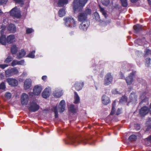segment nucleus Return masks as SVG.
Returning <instances> with one entry per match:
<instances>
[{
  "instance_id": "obj_1",
  "label": "nucleus",
  "mask_w": 151,
  "mask_h": 151,
  "mask_svg": "<svg viewBox=\"0 0 151 151\" xmlns=\"http://www.w3.org/2000/svg\"><path fill=\"white\" fill-rule=\"evenodd\" d=\"M88 0H74L73 2V9L74 13L82 11Z\"/></svg>"
},
{
  "instance_id": "obj_49",
  "label": "nucleus",
  "mask_w": 151,
  "mask_h": 151,
  "mask_svg": "<svg viewBox=\"0 0 151 151\" xmlns=\"http://www.w3.org/2000/svg\"><path fill=\"white\" fill-rule=\"evenodd\" d=\"M5 88V83L4 82H2L0 84V89H4Z\"/></svg>"
},
{
  "instance_id": "obj_30",
  "label": "nucleus",
  "mask_w": 151,
  "mask_h": 151,
  "mask_svg": "<svg viewBox=\"0 0 151 151\" xmlns=\"http://www.w3.org/2000/svg\"><path fill=\"white\" fill-rule=\"evenodd\" d=\"M11 52L12 54H14L17 52L18 49L15 45H13L11 48Z\"/></svg>"
},
{
  "instance_id": "obj_10",
  "label": "nucleus",
  "mask_w": 151,
  "mask_h": 151,
  "mask_svg": "<svg viewBox=\"0 0 151 151\" xmlns=\"http://www.w3.org/2000/svg\"><path fill=\"white\" fill-rule=\"evenodd\" d=\"M135 72L133 71L127 77L126 81L128 85H130L133 81V77L134 76Z\"/></svg>"
},
{
  "instance_id": "obj_47",
  "label": "nucleus",
  "mask_w": 151,
  "mask_h": 151,
  "mask_svg": "<svg viewBox=\"0 0 151 151\" xmlns=\"http://www.w3.org/2000/svg\"><path fill=\"white\" fill-rule=\"evenodd\" d=\"M127 97L125 96H123L121 98L120 100V102L126 101H127Z\"/></svg>"
},
{
  "instance_id": "obj_11",
  "label": "nucleus",
  "mask_w": 151,
  "mask_h": 151,
  "mask_svg": "<svg viewBox=\"0 0 151 151\" xmlns=\"http://www.w3.org/2000/svg\"><path fill=\"white\" fill-rule=\"evenodd\" d=\"M29 100L28 95L25 93H23L21 96V102L23 105L27 104Z\"/></svg>"
},
{
  "instance_id": "obj_44",
  "label": "nucleus",
  "mask_w": 151,
  "mask_h": 151,
  "mask_svg": "<svg viewBox=\"0 0 151 151\" xmlns=\"http://www.w3.org/2000/svg\"><path fill=\"white\" fill-rule=\"evenodd\" d=\"M15 3L20 4L22 6L23 5L24 3L23 0H13Z\"/></svg>"
},
{
  "instance_id": "obj_51",
  "label": "nucleus",
  "mask_w": 151,
  "mask_h": 151,
  "mask_svg": "<svg viewBox=\"0 0 151 151\" xmlns=\"http://www.w3.org/2000/svg\"><path fill=\"white\" fill-rule=\"evenodd\" d=\"M8 66V65L6 64H0V68L3 69Z\"/></svg>"
},
{
  "instance_id": "obj_8",
  "label": "nucleus",
  "mask_w": 151,
  "mask_h": 151,
  "mask_svg": "<svg viewBox=\"0 0 151 151\" xmlns=\"http://www.w3.org/2000/svg\"><path fill=\"white\" fill-rule=\"evenodd\" d=\"M113 77L111 74L109 73L106 75L104 78V84L106 86H108L113 81Z\"/></svg>"
},
{
  "instance_id": "obj_16",
  "label": "nucleus",
  "mask_w": 151,
  "mask_h": 151,
  "mask_svg": "<svg viewBox=\"0 0 151 151\" xmlns=\"http://www.w3.org/2000/svg\"><path fill=\"white\" fill-rule=\"evenodd\" d=\"M65 103L64 100H62L60 102L58 106V108L59 112L61 113L63 112L65 110Z\"/></svg>"
},
{
  "instance_id": "obj_19",
  "label": "nucleus",
  "mask_w": 151,
  "mask_h": 151,
  "mask_svg": "<svg viewBox=\"0 0 151 151\" xmlns=\"http://www.w3.org/2000/svg\"><path fill=\"white\" fill-rule=\"evenodd\" d=\"M7 29L10 33H15L16 31V28L14 24H10L8 26Z\"/></svg>"
},
{
  "instance_id": "obj_2",
  "label": "nucleus",
  "mask_w": 151,
  "mask_h": 151,
  "mask_svg": "<svg viewBox=\"0 0 151 151\" xmlns=\"http://www.w3.org/2000/svg\"><path fill=\"white\" fill-rule=\"evenodd\" d=\"M91 10L88 8H87L84 12L79 13L78 16V20L81 22L88 21L87 19V16L91 14Z\"/></svg>"
},
{
  "instance_id": "obj_57",
  "label": "nucleus",
  "mask_w": 151,
  "mask_h": 151,
  "mask_svg": "<svg viewBox=\"0 0 151 151\" xmlns=\"http://www.w3.org/2000/svg\"><path fill=\"white\" fill-rule=\"evenodd\" d=\"M121 113V110L119 109H118L116 112V115H118Z\"/></svg>"
},
{
  "instance_id": "obj_31",
  "label": "nucleus",
  "mask_w": 151,
  "mask_h": 151,
  "mask_svg": "<svg viewBox=\"0 0 151 151\" xmlns=\"http://www.w3.org/2000/svg\"><path fill=\"white\" fill-rule=\"evenodd\" d=\"M142 28V26L139 24H137L134 26V29L136 32L141 30Z\"/></svg>"
},
{
  "instance_id": "obj_59",
  "label": "nucleus",
  "mask_w": 151,
  "mask_h": 151,
  "mask_svg": "<svg viewBox=\"0 0 151 151\" xmlns=\"http://www.w3.org/2000/svg\"><path fill=\"white\" fill-rule=\"evenodd\" d=\"M147 140L151 142V135L147 138Z\"/></svg>"
},
{
  "instance_id": "obj_26",
  "label": "nucleus",
  "mask_w": 151,
  "mask_h": 151,
  "mask_svg": "<svg viewBox=\"0 0 151 151\" xmlns=\"http://www.w3.org/2000/svg\"><path fill=\"white\" fill-rule=\"evenodd\" d=\"M26 52L23 49H21L19 53V54L17 55V59H21L24 57L25 55Z\"/></svg>"
},
{
  "instance_id": "obj_60",
  "label": "nucleus",
  "mask_w": 151,
  "mask_h": 151,
  "mask_svg": "<svg viewBox=\"0 0 151 151\" xmlns=\"http://www.w3.org/2000/svg\"><path fill=\"white\" fill-rule=\"evenodd\" d=\"M27 75V72H24L22 74V75L23 76H26Z\"/></svg>"
},
{
  "instance_id": "obj_39",
  "label": "nucleus",
  "mask_w": 151,
  "mask_h": 151,
  "mask_svg": "<svg viewBox=\"0 0 151 151\" xmlns=\"http://www.w3.org/2000/svg\"><path fill=\"white\" fill-rule=\"evenodd\" d=\"M122 5L124 7H127L128 6V3L127 0H120Z\"/></svg>"
},
{
  "instance_id": "obj_15",
  "label": "nucleus",
  "mask_w": 151,
  "mask_h": 151,
  "mask_svg": "<svg viewBox=\"0 0 151 151\" xmlns=\"http://www.w3.org/2000/svg\"><path fill=\"white\" fill-rule=\"evenodd\" d=\"M42 90V87L40 86L37 85L34 87L33 90V93L35 95H38L41 93Z\"/></svg>"
},
{
  "instance_id": "obj_4",
  "label": "nucleus",
  "mask_w": 151,
  "mask_h": 151,
  "mask_svg": "<svg viewBox=\"0 0 151 151\" xmlns=\"http://www.w3.org/2000/svg\"><path fill=\"white\" fill-rule=\"evenodd\" d=\"M87 141V139H76L75 137H72L69 139V142L71 144L74 145H76L77 144H79L81 142H83L85 144L87 143L86 141Z\"/></svg>"
},
{
  "instance_id": "obj_33",
  "label": "nucleus",
  "mask_w": 151,
  "mask_h": 151,
  "mask_svg": "<svg viewBox=\"0 0 151 151\" xmlns=\"http://www.w3.org/2000/svg\"><path fill=\"white\" fill-rule=\"evenodd\" d=\"M94 18L95 20L98 22H99L101 19L99 14L97 12H95L93 13Z\"/></svg>"
},
{
  "instance_id": "obj_5",
  "label": "nucleus",
  "mask_w": 151,
  "mask_h": 151,
  "mask_svg": "<svg viewBox=\"0 0 151 151\" xmlns=\"http://www.w3.org/2000/svg\"><path fill=\"white\" fill-rule=\"evenodd\" d=\"M18 72V70L15 68L8 69L5 71V76L6 77H9L17 74Z\"/></svg>"
},
{
  "instance_id": "obj_14",
  "label": "nucleus",
  "mask_w": 151,
  "mask_h": 151,
  "mask_svg": "<svg viewBox=\"0 0 151 151\" xmlns=\"http://www.w3.org/2000/svg\"><path fill=\"white\" fill-rule=\"evenodd\" d=\"M149 111V108L146 106L142 107L139 110V114L142 116H144L146 115Z\"/></svg>"
},
{
  "instance_id": "obj_52",
  "label": "nucleus",
  "mask_w": 151,
  "mask_h": 151,
  "mask_svg": "<svg viewBox=\"0 0 151 151\" xmlns=\"http://www.w3.org/2000/svg\"><path fill=\"white\" fill-rule=\"evenodd\" d=\"M112 93L114 94H119V92L117 91L116 89H114L112 91Z\"/></svg>"
},
{
  "instance_id": "obj_61",
  "label": "nucleus",
  "mask_w": 151,
  "mask_h": 151,
  "mask_svg": "<svg viewBox=\"0 0 151 151\" xmlns=\"http://www.w3.org/2000/svg\"><path fill=\"white\" fill-rule=\"evenodd\" d=\"M138 0H130L131 2L133 3H135Z\"/></svg>"
},
{
  "instance_id": "obj_45",
  "label": "nucleus",
  "mask_w": 151,
  "mask_h": 151,
  "mask_svg": "<svg viewBox=\"0 0 151 151\" xmlns=\"http://www.w3.org/2000/svg\"><path fill=\"white\" fill-rule=\"evenodd\" d=\"M110 3L109 0H104L102 2V4L105 6H107Z\"/></svg>"
},
{
  "instance_id": "obj_28",
  "label": "nucleus",
  "mask_w": 151,
  "mask_h": 151,
  "mask_svg": "<svg viewBox=\"0 0 151 151\" xmlns=\"http://www.w3.org/2000/svg\"><path fill=\"white\" fill-rule=\"evenodd\" d=\"M65 11L64 8H62L59 11L58 14L60 17H62L65 16Z\"/></svg>"
},
{
  "instance_id": "obj_17",
  "label": "nucleus",
  "mask_w": 151,
  "mask_h": 151,
  "mask_svg": "<svg viewBox=\"0 0 151 151\" xmlns=\"http://www.w3.org/2000/svg\"><path fill=\"white\" fill-rule=\"evenodd\" d=\"M32 84V81L30 79L28 78L26 79L24 83V88L25 90L29 89L31 87Z\"/></svg>"
},
{
  "instance_id": "obj_13",
  "label": "nucleus",
  "mask_w": 151,
  "mask_h": 151,
  "mask_svg": "<svg viewBox=\"0 0 151 151\" xmlns=\"http://www.w3.org/2000/svg\"><path fill=\"white\" fill-rule=\"evenodd\" d=\"M51 89L50 87L46 88L42 93V96L45 99H46L50 96L51 92Z\"/></svg>"
},
{
  "instance_id": "obj_41",
  "label": "nucleus",
  "mask_w": 151,
  "mask_h": 151,
  "mask_svg": "<svg viewBox=\"0 0 151 151\" xmlns=\"http://www.w3.org/2000/svg\"><path fill=\"white\" fill-rule=\"evenodd\" d=\"M52 110L55 113V117L57 118L58 117V114L57 107H53Z\"/></svg>"
},
{
  "instance_id": "obj_6",
  "label": "nucleus",
  "mask_w": 151,
  "mask_h": 151,
  "mask_svg": "<svg viewBox=\"0 0 151 151\" xmlns=\"http://www.w3.org/2000/svg\"><path fill=\"white\" fill-rule=\"evenodd\" d=\"M40 108V106L35 101L31 102L29 106V109L31 111L35 112Z\"/></svg>"
},
{
  "instance_id": "obj_21",
  "label": "nucleus",
  "mask_w": 151,
  "mask_h": 151,
  "mask_svg": "<svg viewBox=\"0 0 151 151\" xmlns=\"http://www.w3.org/2000/svg\"><path fill=\"white\" fill-rule=\"evenodd\" d=\"M102 101L103 104L106 105L110 103V100L109 97L104 95L102 97Z\"/></svg>"
},
{
  "instance_id": "obj_18",
  "label": "nucleus",
  "mask_w": 151,
  "mask_h": 151,
  "mask_svg": "<svg viewBox=\"0 0 151 151\" xmlns=\"http://www.w3.org/2000/svg\"><path fill=\"white\" fill-rule=\"evenodd\" d=\"M137 99V96L135 93H131L129 98V102H135Z\"/></svg>"
},
{
  "instance_id": "obj_36",
  "label": "nucleus",
  "mask_w": 151,
  "mask_h": 151,
  "mask_svg": "<svg viewBox=\"0 0 151 151\" xmlns=\"http://www.w3.org/2000/svg\"><path fill=\"white\" fill-rule=\"evenodd\" d=\"M137 138V136L135 135L132 134L129 137L128 139L130 141H134Z\"/></svg>"
},
{
  "instance_id": "obj_34",
  "label": "nucleus",
  "mask_w": 151,
  "mask_h": 151,
  "mask_svg": "<svg viewBox=\"0 0 151 151\" xmlns=\"http://www.w3.org/2000/svg\"><path fill=\"white\" fill-rule=\"evenodd\" d=\"M100 10L102 14L104 16L105 18L107 17V14L104 8H102L100 6Z\"/></svg>"
},
{
  "instance_id": "obj_32",
  "label": "nucleus",
  "mask_w": 151,
  "mask_h": 151,
  "mask_svg": "<svg viewBox=\"0 0 151 151\" xmlns=\"http://www.w3.org/2000/svg\"><path fill=\"white\" fill-rule=\"evenodd\" d=\"M69 111L73 113H76V109L75 107V106L73 104H70L69 107Z\"/></svg>"
},
{
  "instance_id": "obj_38",
  "label": "nucleus",
  "mask_w": 151,
  "mask_h": 151,
  "mask_svg": "<svg viewBox=\"0 0 151 151\" xmlns=\"http://www.w3.org/2000/svg\"><path fill=\"white\" fill-rule=\"evenodd\" d=\"M146 94L145 92H142L140 93L139 95V99H143L145 98V96Z\"/></svg>"
},
{
  "instance_id": "obj_7",
  "label": "nucleus",
  "mask_w": 151,
  "mask_h": 151,
  "mask_svg": "<svg viewBox=\"0 0 151 151\" xmlns=\"http://www.w3.org/2000/svg\"><path fill=\"white\" fill-rule=\"evenodd\" d=\"M10 15L13 17L17 18H19L21 17L19 11L16 7L13 8L10 11Z\"/></svg>"
},
{
  "instance_id": "obj_20",
  "label": "nucleus",
  "mask_w": 151,
  "mask_h": 151,
  "mask_svg": "<svg viewBox=\"0 0 151 151\" xmlns=\"http://www.w3.org/2000/svg\"><path fill=\"white\" fill-rule=\"evenodd\" d=\"M62 91V90L60 88L56 89L53 93L54 96L58 98L60 97L63 94Z\"/></svg>"
},
{
  "instance_id": "obj_50",
  "label": "nucleus",
  "mask_w": 151,
  "mask_h": 151,
  "mask_svg": "<svg viewBox=\"0 0 151 151\" xmlns=\"http://www.w3.org/2000/svg\"><path fill=\"white\" fill-rule=\"evenodd\" d=\"M18 61L16 60H14L12 63V65L14 66L15 65H18Z\"/></svg>"
},
{
  "instance_id": "obj_56",
  "label": "nucleus",
  "mask_w": 151,
  "mask_h": 151,
  "mask_svg": "<svg viewBox=\"0 0 151 151\" xmlns=\"http://www.w3.org/2000/svg\"><path fill=\"white\" fill-rule=\"evenodd\" d=\"M47 76H43L42 77V79L44 81H46L47 79Z\"/></svg>"
},
{
  "instance_id": "obj_42",
  "label": "nucleus",
  "mask_w": 151,
  "mask_h": 151,
  "mask_svg": "<svg viewBox=\"0 0 151 151\" xmlns=\"http://www.w3.org/2000/svg\"><path fill=\"white\" fill-rule=\"evenodd\" d=\"M26 33L27 34H29L34 32V30L32 28L26 27Z\"/></svg>"
},
{
  "instance_id": "obj_27",
  "label": "nucleus",
  "mask_w": 151,
  "mask_h": 151,
  "mask_svg": "<svg viewBox=\"0 0 151 151\" xmlns=\"http://www.w3.org/2000/svg\"><path fill=\"white\" fill-rule=\"evenodd\" d=\"M0 43L2 45H5L6 43V37L5 35H2L0 37Z\"/></svg>"
},
{
  "instance_id": "obj_12",
  "label": "nucleus",
  "mask_w": 151,
  "mask_h": 151,
  "mask_svg": "<svg viewBox=\"0 0 151 151\" xmlns=\"http://www.w3.org/2000/svg\"><path fill=\"white\" fill-rule=\"evenodd\" d=\"M6 81L9 84L12 86L15 87L18 85V81L15 79L8 78Z\"/></svg>"
},
{
  "instance_id": "obj_37",
  "label": "nucleus",
  "mask_w": 151,
  "mask_h": 151,
  "mask_svg": "<svg viewBox=\"0 0 151 151\" xmlns=\"http://www.w3.org/2000/svg\"><path fill=\"white\" fill-rule=\"evenodd\" d=\"M151 59L150 58H147L145 60V65L148 67L150 65Z\"/></svg>"
},
{
  "instance_id": "obj_46",
  "label": "nucleus",
  "mask_w": 151,
  "mask_h": 151,
  "mask_svg": "<svg viewBox=\"0 0 151 151\" xmlns=\"http://www.w3.org/2000/svg\"><path fill=\"white\" fill-rule=\"evenodd\" d=\"M1 28L2 29L0 31V33L1 34V35H4L3 34L4 32L5 29L6 28V27L5 26H2L1 27Z\"/></svg>"
},
{
  "instance_id": "obj_40",
  "label": "nucleus",
  "mask_w": 151,
  "mask_h": 151,
  "mask_svg": "<svg viewBox=\"0 0 151 151\" xmlns=\"http://www.w3.org/2000/svg\"><path fill=\"white\" fill-rule=\"evenodd\" d=\"M12 60V57L10 56H8L4 62L6 63H9Z\"/></svg>"
},
{
  "instance_id": "obj_22",
  "label": "nucleus",
  "mask_w": 151,
  "mask_h": 151,
  "mask_svg": "<svg viewBox=\"0 0 151 151\" xmlns=\"http://www.w3.org/2000/svg\"><path fill=\"white\" fill-rule=\"evenodd\" d=\"M83 85V82L79 83L78 82H76L74 85V86L77 91H79L82 89Z\"/></svg>"
},
{
  "instance_id": "obj_43",
  "label": "nucleus",
  "mask_w": 151,
  "mask_h": 151,
  "mask_svg": "<svg viewBox=\"0 0 151 151\" xmlns=\"http://www.w3.org/2000/svg\"><path fill=\"white\" fill-rule=\"evenodd\" d=\"M145 52L144 55L145 57H147V55H150L151 54V50H150L146 49L145 50Z\"/></svg>"
},
{
  "instance_id": "obj_58",
  "label": "nucleus",
  "mask_w": 151,
  "mask_h": 151,
  "mask_svg": "<svg viewBox=\"0 0 151 151\" xmlns=\"http://www.w3.org/2000/svg\"><path fill=\"white\" fill-rule=\"evenodd\" d=\"M116 101H114L112 104V107H115L116 106Z\"/></svg>"
},
{
  "instance_id": "obj_3",
  "label": "nucleus",
  "mask_w": 151,
  "mask_h": 151,
  "mask_svg": "<svg viewBox=\"0 0 151 151\" xmlns=\"http://www.w3.org/2000/svg\"><path fill=\"white\" fill-rule=\"evenodd\" d=\"M65 24L66 26L69 27H75L76 26V22L74 19L70 17L64 18Z\"/></svg>"
},
{
  "instance_id": "obj_9",
  "label": "nucleus",
  "mask_w": 151,
  "mask_h": 151,
  "mask_svg": "<svg viewBox=\"0 0 151 151\" xmlns=\"http://www.w3.org/2000/svg\"><path fill=\"white\" fill-rule=\"evenodd\" d=\"M90 24V22L89 21L82 22L80 24L79 28L80 29L83 31H86L88 29Z\"/></svg>"
},
{
  "instance_id": "obj_48",
  "label": "nucleus",
  "mask_w": 151,
  "mask_h": 151,
  "mask_svg": "<svg viewBox=\"0 0 151 151\" xmlns=\"http://www.w3.org/2000/svg\"><path fill=\"white\" fill-rule=\"evenodd\" d=\"M12 95L11 93L9 92L6 93L5 94V97L8 99H9L11 97Z\"/></svg>"
},
{
  "instance_id": "obj_63",
  "label": "nucleus",
  "mask_w": 151,
  "mask_h": 151,
  "mask_svg": "<svg viewBox=\"0 0 151 151\" xmlns=\"http://www.w3.org/2000/svg\"><path fill=\"white\" fill-rule=\"evenodd\" d=\"M149 111H150V114H151V103L150 104V109H149Z\"/></svg>"
},
{
  "instance_id": "obj_25",
  "label": "nucleus",
  "mask_w": 151,
  "mask_h": 151,
  "mask_svg": "<svg viewBox=\"0 0 151 151\" xmlns=\"http://www.w3.org/2000/svg\"><path fill=\"white\" fill-rule=\"evenodd\" d=\"M68 3V0H59L58 4L59 7H62Z\"/></svg>"
},
{
  "instance_id": "obj_54",
  "label": "nucleus",
  "mask_w": 151,
  "mask_h": 151,
  "mask_svg": "<svg viewBox=\"0 0 151 151\" xmlns=\"http://www.w3.org/2000/svg\"><path fill=\"white\" fill-rule=\"evenodd\" d=\"M24 60L18 61V65H23L24 63Z\"/></svg>"
},
{
  "instance_id": "obj_64",
  "label": "nucleus",
  "mask_w": 151,
  "mask_h": 151,
  "mask_svg": "<svg viewBox=\"0 0 151 151\" xmlns=\"http://www.w3.org/2000/svg\"><path fill=\"white\" fill-rule=\"evenodd\" d=\"M149 4H151V0H147Z\"/></svg>"
},
{
  "instance_id": "obj_24",
  "label": "nucleus",
  "mask_w": 151,
  "mask_h": 151,
  "mask_svg": "<svg viewBox=\"0 0 151 151\" xmlns=\"http://www.w3.org/2000/svg\"><path fill=\"white\" fill-rule=\"evenodd\" d=\"M15 36L13 35H10L8 36L6 39L7 42L9 44L13 43L14 41Z\"/></svg>"
},
{
  "instance_id": "obj_23",
  "label": "nucleus",
  "mask_w": 151,
  "mask_h": 151,
  "mask_svg": "<svg viewBox=\"0 0 151 151\" xmlns=\"http://www.w3.org/2000/svg\"><path fill=\"white\" fill-rule=\"evenodd\" d=\"M146 41L145 38H142V39H137L135 41V43L139 45H143L144 44H146Z\"/></svg>"
},
{
  "instance_id": "obj_53",
  "label": "nucleus",
  "mask_w": 151,
  "mask_h": 151,
  "mask_svg": "<svg viewBox=\"0 0 151 151\" xmlns=\"http://www.w3.org/2000/svg\"><path fill=\"white\" fill-rule=\"evenodd\" d=\"M8 0H0V4H6Z\"/></svg>"
},
{
  "instance_id": "obj_35",
  "label": "nucleus",
  "mask_w": 151,
  "mask_h": 151,
  "mask_svg": "<svg viewBox=\"0 0 151 151\" xmlns=\"http://www.w3.org/2000/svg\"><path fill=\"white\" fill-rule=\"evenodd\" d=\"M35 51L33 50L30 52L27 56V57L29 58H35Z\"/></svg>"
},
{
  "instance_id": "obj_62",
  "label": "nucleus",
  "mask_w": 151,
  "mask_h": 151,
  "mask_svg": "<svg viewBox=\"0 0 151 151\" xmlns=\"http://www.w3.org/2000/svg\"><path fill=\"white\" fill-rule=\"evenodd\" d=\"M140 129V127L139 125H137V127L136 128V129H137V130H139Z\"/></svg>"
},
{
  "instance_id": "obj_55",
  "label": "nucleus",
  "mask_w": 151,
  "mask_h": 151,
  "mask_svg": "<svg viewBox=\"0 0 151 151\" xmlns=\"http://www.w3.org/2000/svg\"><path fill=\"white\" fill-rule=\"evenodd\" d=\"M115 107H112V110H111V112L110 113V114L112 115L113 114L115 113Z\"/></svg>"
},
{
  "instance_id": "obj_29",
  "label": "nucleus",
  "mask_w": 151,
  "mask_h": 151,
  "mask_svg": "<svg viewBox=\"0 0 151 151\" xmlns=\"http://www.w3.org/2000/svg\"><path fill=\"white\" fill-rule=\"evenodd\" d=\"M74 94V103L75 104H77L80 101V98L76 92H75Z\"/></svg>"
}]
</instances>
